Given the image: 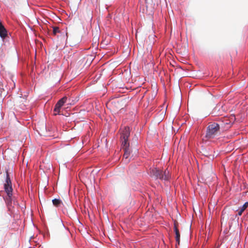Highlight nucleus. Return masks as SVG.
I'll list each match as a JSON object with an SVG mask.
<instances>
[{"label": "nucleus", "instance_id": "13", "mask_svg": "<svg viewBox=\"0 0 248 248\" xmlns=\"http://www.w3.org/2000/svg\"><path fill=\"white\" fill-rule=\"evenodd\" d=\"M248 206V202H245L240 209L242 211H244Z\"/></svg>", "mask_w": 248, "mask_h": 248}, {"label": "nucleus", "instance_id": "7", "mask_svg": "<svg viewBox=\"0 0 248 248\" xmlns=\"http://www.w3.org/2000/svg\"><path fill=\"white\" fill-rule=\"evenodd\" d=\"M27 96L25 95L24 96H19L16 100V103L21 107L26 106L27 103Z\"/></svg>", "mask_w": 248, "mask_h": 248}, {"label": "nucleus", "instance_id": "3", "mask_svg": "<svg viewBox=\"0 0 248 248\" xmlns=\"http://www.w3.org/2000/svg\"><path fill=\"white\" fill-rule=\"evenodd\" d=\"M219 125L216 123H210L207 128L206 137L213 139L219 133Z\"/></svg>", "mask_w": 248, "mask_h": 248}, {"label": "nucleus", "instance_id": "14", "mask_svg": "<svg viewBox=\"0 0 248 248\" xmlns=\"http://www.w3.org/2000/svg\"><path fill=\"white\" fill-rule=\"evenodd\" d=\"M243 212V211H242V210L240 209L238 212V215L239 216H241Z\"/></svg>", "mask_w": 248, "mask_h": 248}, {"label": "nucleus", "instance_id": "10", "mask_svg": "<svg viewBox=\"0 0 248 248\" xmlns=\"http://www.w3.org/2000/svg\"><path fill=\"white\" fill-rule=\"evenodd\" d=\"M53 205L56 207H59L62 204V201L59 199H54L52 200Z\"/></svg>", "mask_w": 248, "mask_h": 248}, {"label": "nucleus", "instance_id": "1", "mask_svg": "<svg viewBox=\"0 0 248 248\" xmlns=\"http://www.w3.org/2000/svg\"><path fill=\"white\" fill-rule=\"evenodd\" d=\"M4 188L7 194L6 196L4 197V199L7 205L10 208V207H12L13 205H16V202L15 197L13 195L12 182L8 172H6V178L4 184Z\"/></svg>", "mask_w": 248, "mask_h": 248}, {"label": "nucleus", "instance_id": "2", "mask_svg": "<svg viewBox=\"0 0 248 248\" xmlns=\"http://www.w3.org/2000/svg\"><path fill=\"white\" fill-rule=\"evenodd\" d=\"M150 176L155 179H159L165 181L169 180L170 177L169 171L167 170L163 172L161 170L157 168H154L151 170Z\"/></svg>", "mask_w": 248, "mask_h": 248}, {"label": "nucleus", "instance_id": "5", "mask_svg": "<svg viewBox=\"0 0 248 248\" xmlns=\"http://www.w3.org/2000/svg\"><path fill=\"white\" fill-rule=\"evenodd\" d=\"M67 98L66 96H64L61 99H60L58 102L56 104L54 108V114L56 115L57 114L61 115V109L62 107L63 106L64 104L67 101Z\"/></svg>", "mask_w": 248, "mask_h": 248}, {"label": "nucleus", "instance_id": "6", "mask_svg": "<svg viewBox=\"0 0 248 248\" xmlns=\"http://www.w3.org/2000/svg\"><path fill=\"white\" fill-rule=\"evenodd\" d=\"M129 146H123V149L124 150L123 161L125 164L128 163L130 161L129 157L130 155V150Z\"/></svg>", "mask_w": 248, "mask_h": 248}, {"label": "nucleus", "instance_id": "4", "mask_svg": "<svg viewBox=\"0 0 248 248\" xmlns=\"http://www.w3.org/2000/svg\"><path fill=\"white\" fill-rule=\"evenodd\" d=\"M130 136V129L129 127H124L122 131L121 140L122 146H129L128 138Z\"/></svg>", "mask_w": 248, "mask_h": 248}, {"label": "nucleus", "instance_id": "8", "mask_svg": "<svg viewBox=\"0 0 248 248\" xmlns=\"http://www.w3.org/2000/svg\"><path fill=\"white\" fill-rule=\"evenodd\" d=\"M178 224L177 222L175 221L174 223V232L175 233V239L177 243L179 245L180 241V234L179 232V231L178 229Z\"/></svg>", "mask_w": 248, "mask_h": 248}, {"label": "nucleus", "instance_id": "11", "mask_svg": "<svg viewBox=\"0 0 248 248\" xmlns=\"http://www.w3.org/2000/svg\"><path fill=\"white\" fill-rule=\"evenodd\" d=\"M11 230H16L18 228V224L16 221H14L12 223V226L10 227Z\"/></svg>", "mask_w": 248, "mask_h": 248}, {"label": "nucleus", "instance_id": "12", "mask_svg": "<svg viewBox=\"0 0 248 248\" xmlns=\"http://www.w3.org/2000/svg\"><path fill=\"white\" fill-rule=\"evenodd\" d=\"M60 32L59 28L58 27H53V34L55 35L57 33Z\"/></svg>", "mask_w": 248, "mask_h": 248}, {"label": "nucleus", "instance_id": "9", "mask_svg": "<svg viewBox=\"0 0 248 248\" xmlns=\"http://www.w3.org/2000/svg\"><path fill=\"white\" fill-rule=\"evenodd\" d=\"M7 36V31L2 24L0 22V36L4 39Z\"/></svg>", "mask_w": 248, "mask_h": 248}]
</instances>
